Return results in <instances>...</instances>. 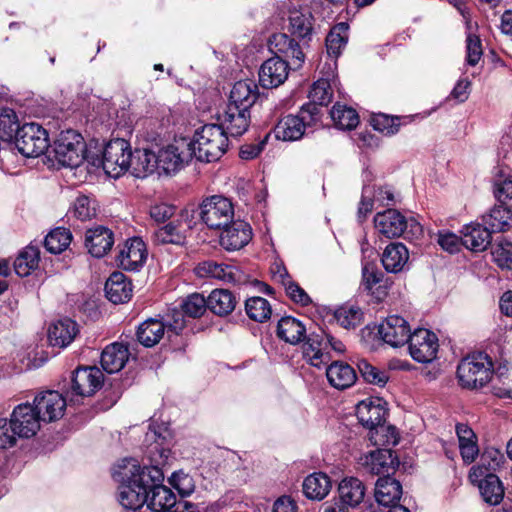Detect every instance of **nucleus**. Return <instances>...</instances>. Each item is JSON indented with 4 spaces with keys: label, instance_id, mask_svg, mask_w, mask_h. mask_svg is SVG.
<instances>
[{
    "label": "nucleus",
    "instance_id": "48",
    "mask_svg": "<svg viewBox=\"0 0 512 512\" xmlns=\"http://www.w3.org/2000/svg\"><path fill=\"white\" fill-rule=\"evenodd\" d=\"M335 125L340 129L351 130L359 123V116L351 107L335 104L330 112Z\"/></svg>",
    "mask_w": 512,
    "mask_h": 512
},
{
    "label": "nucleus",
    "instance_id": "41",
    "mask_svg": "<svg viewBox=\"0 0 512 512\" xmlns=\"http://www.w3.org/2000/svg\"><path fill=\"white\" fill-rule=\"evenodd\" d=\"M332 488L328 475L322 472L307 476L303 482V493L311 500H322Z\"/></svg>",
    "mask_w": 512,
    "mask_h": 512
},
{
    "label": "nucleus",
    "instance_id": "25",
    "mask_svg": "<svg viewBox=\"0 0 512 512\" xmlns=\"http://www.w3.org/2000/svg\"><path fill=\"white\" fill-rule=\"evenodd\" d=\"M114 234L104 226L88 229L85 233V246L88 252L96 258L105 256L113 247Z\"/></svg>",
    "mask_w": 512,
    "mask_h": 512
},
{
    "label": "nucleus",
    "instance_id": "18",
    "mask_svg": "<svg viewBox=\"0 0 512 512\" xmlns=\"http://www.w3.org/2000/svg\"><path fill=\"white\" fill-rule=\"evenodd\" d=\"M192 156L188 143L183 141L180 144H171L156 154L157 167L167 174L175 173L184 167Z\"/></svg>",
    "mask_w": 512,
    "mask_h": 512
},
{
    "label": "nucleus",
    "instance_id": "19",
    "mask_svg": "<svg viewBox=\"0 0 512 512\" xmlns=\"http://www.w3.org/2000/svg\"><path fill=\"white\" fill-rule=\"evenodd\" d=\"M33 403L41 420L45 422H53L62 418L67 405L62 394L53 390L40 393L34 398Z\"/></svg>",
    "mask_w": 512,
    "mask_h": 512
},
{
    "label": "nucleus",
    "instance_id": "5",
    "mask_svg": "<svg viewBox=\"0 0 512 512\" xmlns=\"http://www.w3.org/2000/svg\"><path fill=\"white\" fill-rule=\"evenodd\" d=\"M493 363L489 356L479 352L463 358L457 367L460 385L467 389H478L492 379Z\"/></svg>",
    "mask_w": 512,
    "mask_h": 512
},
{
    "label": "nucleus",
    "instance_id": "42",
    "mask_svg": "<svg viewBox=\"0 0 512 512\" xmlns=\"http://www.w3.org/2000/svg\"><path fill=\"white\" fill-rule=\"evenodd\" d=\"M479 490L484 501L490 505H498L504 497V487L499 477L494 473L478 478Z\"/></svg>",
    "mask_w": 512,
    "mask_h": 512
},
{
    "label": "nucleus",
    "instance_id": "54",
    "mask_svg": "<svg viewBox=\"0 0 512 512\" xmlns=\"http://www.w3.org/2000/svg\"><path fill=\"white\" fill-rule=\"evenodd\" d=\"M491 254L500 268L512 270V242L501 238L493 245Z\"/></svg>",
    "mask_w": 512,
    "mask_h": 512
},
{
    "label": "nucleus",
    "instance_id": "8",
    "mask_svg": "<svg viewBox=\"0 0 512 512\" xmlns=\"http://www.w3.org/2000/svg\"><path fill=\"white\" fill-rule=\"evenodd\" d=\"M200 218L208 228L222 229L234 219V206L228 198L213 195L202 201Z\"/></svg>",
    "mask_w": 512,
    "mask_h": 512
},
{
    "label": "nucleus",
    "instance_id": "6",
    "mask_svg": "<svg viewBox=\"0 0 512 512\" xmlns=\"http://www.w3.org/2000/svg\"><path fill=\"white\" fill-rule=\"evenodd\" d=\"M375 228L386 238H396L405 235L406 238H418L423 228L415 219L407 220L399 211L388 209L379 212L374 217Z\"/></svg>",
    "mask_w": 512,
    "mask_h": 512
},
{
    "label": "nucleus",
    "instance_id": "17",
    "mask_svg": "<svg viewBox=\"0 0 512 512\" xmlns=\"http://www.w3.org/2000/svg\"><path fill=\"white\" fill-rule=\"evenodd\" d=\"M103 381L104 376L99 368H77L71 379L72 395L90 397L102 387Z\"/></svg>",
    "mask_w": 512,
    "mask_h": 512
},
{
    "label": "nucleus",
    "instance_id": "43",
    "mask_svg": "<svg viewBox=\"0 0 512 512\" xmlns=\"http://www.w3.org/2000/svg\"><path fill=\"white\" fill-rule=\"evenodd\" d=\"M483 221L492 233L508 231L512 227V211L510 206L502 203L501 205L494 206L483 217Z\"/></svg>",
    "mask_w": 512,
    "mask_h": 512
},
{
    "label": "nucleus",
    "instance_id": "16",
    "mask_svg": "<svg viewBox=\"0 0 512 512\" xmlns=\"http://www.w3.org/2000/svg\"><path fill=\"white\" fill-rule=\"evenodd\" d=\"M381 339L391 347H400L406 344L412 334L406 319L399 315L386 317L378 327Z\"/></svg>",
    "mask_w": 512,
    "mask_h": 512
},
{
    "label": "nucleus",
    "instance_id": "64",
    "mask_svg": "<svg viewBox=\"0 0 512 512\" xmlns=\"http://www.w3.org/2000/svg\"><path fill=\"white\" fill-rule=\"evenodd\" d=\"M176 207L174 205L159 203L150 207L151 218L158 223H163L175 214Z\"/></svg>",
    "mask_w": 512,
    "mask_h": 512
},
{
    "label": "nucleus",
    "instance_id": "52",
    "mask_svg": "<svg viewBox=\"0 0 512 512\" xmlns=\"http://www.w3.org/2000/svg\"><path fill=\"white\" fill-rule=\"evenodd\" d=\"M370 124L374 130L379 131L384 135L392 136L399 131L401 119L398 116L377 113L371 116Z\"/></svg>",
    "mask_w": 512,
    "mask_h": 512
},
{
    "label": "nucleus",
    "instance_id": "7",
    "mask_svg": "<svg viewBox=\"0 0 512 512\" xmlns=\"http://www.w3.org/2000/svg\"><path fill=\"white\" fill-rule=\"evenodd\" d=\"M55 159L64 167H78L84 158L85 144L75 130L62 131L54 144Z\"/></svg>",
    "mask_w": 512,
    "mask_h": 512
},
{
    "label": "nucleus",
    "instance_id": "63",
    "mask_svg": "<svg viewBox=\"0 0 512 512\" xmlns=\"http://www.w3.org/2000/svg\"><path fill=\"white\" fill-rule=\"evenodd\" d=\"M495 196L500 203L512 207V176L495 185Z\"/></svg>",
    "mask_w": 512,
    "mask_h": 512
},
{
    "label": "nucleus",
    "instance_id": "3",
    "mask_svg": "<svg viewBox=\"0 0 512 512\" xmlns=\"http://www.w3.org/2000/svg\"><path fill=\"white\" fill-rule=\"evenodd\" d=\"M228 135L218 124H206L197 130L192 142L188 143L192 155L201 162L218 161L227 151Z\"/></svg>",
    "mask_w": 512,
    "mask_h": 512
},
{
    "label": "nucleus",
    "instance_id": "38",
    "mask_svg": "<svg viewBox=\"0 0 512 512\" xmlns=\"http://www.w3.org/2000/svg\"><path fill=\"white\" fill-rule=\"evenodd\" d=\"M157 168L156 154L149 149H136L131 152V173L136 178H145Z\"/></svg>",
    "mask_w": 512,
    "mask_h": 512
},
{
    "label": "nucleus",
    "instance_id": "2",
    "mask_svg": "<svg viewBox=\"0 0 512 512\" xmlns=\"http://www.w3.org/2000/svg\"><path fill=\"white\" fill-rule=\"evenodd\" d=\"M381 398H367L360 401L356 406V416L359 422L372 432L371 440L375 445L395 446L399 438L395 427L384 426L387 414Z\"/></svg>",
    "mask_w": 512,
    "mask_h": 512
},
{
    "label": "nucleus",
    "instance_id": "9",
    "mask_svg": "<svg viewBox=\"0 0 512 512\" xmlns=\"http://www.w3.org/2000/svg\"><path fill=\"white\" fill-rule=\"evenodd\" d=\"M131 165L130 144L121 138L109 141L103 150L102 167L107 175L118 178Z\"/></svg>",
    "mask_w": 512,
    "mask_h": 512
},
{
    "label": "nucleus",
    "instance_id": "47",
    "mask_svg": "<svg viewBox=\"0 0 512 512\" xmlns=\"http://www.w3.org/2000/svg\"><path fill=\"white\" fill-rule=\"evenodd\" d=\"M16 112L8 107L0 108V138L9 142L15 138L20 129Z\"/></svg>",
    "mask_w": 512,
    "mask_h": 512
},
{
    "label": "nucleus",
    "instance_id": "1",
    "mask_svg": "<svg viewBox=\"0 0 512 512\" xmlns=\"http://www.w3.org/2000/svg\"><path fill=\"white\" fill-rule=\"evenodd\" d=\"M113 477L121 482L119 502L126 512H137L145 503L153 512L178 504L174 492L163 485L164 474L157 466L141 467L136 459H125Z\"/></svg>",
    "mask_w": 512,
    "mask_h": 512
},
{
    "label": "nucleus",
    "instance_id": "45",
    "mask_svg": "<svg viewBox=\"0 0 512 512\" xmlns=\"http://www.w3.org/2000/svg\"><path fill=\"white\" fill-rule=\"evenodd\" d=\"M313 17L310 12L291 11L289 16V27L292 35L302 40H310L313 32Z\"/></svg>",
    "mask_w": 512,
    "mask_h": 512
},
{
    "label": "nucleus",
    "instance_id": "13",
    "mask_svg": "<svg viewBox=\"0 0 512 512\" xmlns=\"http://www.w3.org/2000/svg\"><path fill=\"white\" fill-rule=\"evenodd\" d=\"M358 464L367 473L389 476L395 472L399 461L390 449H376L360 456Z\"/></svg>",
    "mask_w": 512,
    "mask_h": 512
},
{
    "label": "nucleus",
    "instance_id": "61",
    "mask_svg": "<svg viewBox=\"0 0 512 512\" xmlns=\"http://www.w3.org/2000/svg\"><path fill=\"white\" fill-rule=\"evenodd\" d=\"M288 297L301 306H308L312 301L309 295L296 282L291 280L284 287Z\"/></svg>",
    "mask_w": 512,
    "mask_h": 512
},
{
    "label": "nucleus",
    "instance_id": "31",
    "mask_svg": "<svg viewBox=\"0 0 512 512\" xmlns=\"http://www.w3.org/2000/svg\"><path fill=\"white\" fill-rule=\"evenodd\" d=\"M491 230L481 224H469L462 230L463 246L474 252L484 251L491 243Z\"/></svg>",
    "mask_w": 512,
    "mask_h": 512
},
{
    "label": "nucleus",
    "instance_id": "21",
    "mask_svg": "<svg viewBox=\"0 0 512 512\" xmlns=\"http://www.w3.org/2000/svg\"><path fill=\"white\" fill-rule=\"evenodd\" d=\"M218 126L223 127V131L232 137L243 135L249 128L251 122V113L245 108L227 104L224 111L219 114Z\"/></svg>",
    "mask_w": 512,
    "mask_h": 512
},
{
    "label": "nucleus",
    "instance_id": "28",
    "mask_svg": "<svg viewBox=\"0 0 512 512\" xmlns=\"http://www.w3.org/2000/svg\"><path fill=\"white\" fill-rule=\"evenodd\" d=\"M259 97L258 86L251 80L238 81L234 84L227 104L251 109Z\"/></svg>",
    "mask_w": 512,
    "mask_h": 512
},
{
    "label": "nucleus",
    "instance_id": "23",
    "mask_svg": "<svg viewBox=\"0 0 512 512\" xmlns=\"http://www.w3.org/2000/svg\"><path fill=\"white\" fill-rule=\"evenodd\" d=\"M220 244L228 251L243 248L252 238L250 225L243 220H232L230 224L222 228Z\"/></svg>",
    "mask_w": 512,
    "mask_h": 512
},
{
    "label": "nucleus",
    "instance_id": "14",
    "mask_svg": "<svg viewBox=\"0 0 512 512\" xmlns=\"http://www.w3.org/2000/svg\"><path fill=\"white\" fill-rule=\"evenodd\" d=\"M269 49L275 56L287 60L293 69L302 67L305 61V54L300 45L287 34H273L268 41Z\"/></svg>",
    "mask_w": 512,
    "mask_h": 512
},
{
    "label": "nucleus",
    "instance_id": "33",
    "mask_svg": "<svg viewBox=\"0 0 512 512\" xmlns=\"http://www.w3.org/2000/svg\"><path fill=\"white\" fill-rule=\"evenodd\" d=\"M326 376L330 385L339 390L351 387L357 379L355 370L342 361L330 364L326 369Z\"/></svg>",
    "mask_w": 512,
    "mask_h": 512
},
{
    "label": "nucleus",
    "instance_id": "57",
    "mask_svg": "<svg viewBox=\"0 0 512 512\" xmlns=\"http://www.w3.org/2000/svg\"><path fill=\"white\" fill-rule=\"evenodd\" d=\"M483 55L482 43L480 38L472 33L466 37V61L470 66H475L479 63Z\"/></svg>",
    "mask_w": 512,
    "mask_h": 512
},
{
    "label": "nucleus",
    "instance_id": "22",
    "mask_svg": "<svg viewBox=\"0 0 512 512\" xmlns=\"http://www.w3.org/2000/svg\"><path fill=\"white\" fill-rule=\"evenodd\" d=\"M291 64L279 56L267 59L259 70V83L263 88L272 89L282 85L289 74Z\"/></svg>",
    "mask_w": 512,
    "mask_h": 512
},
{
    "label": "nucleus",
    "instance_id": "46",
    "mask_svg": "<svg viewBox=\"0 0 512 512\" xmlns=\"http://www.w3.org/2000/svg\"><path fill=\"white\" fill-rule=\"evenodd\" d=\"M348 41V25L344 22L334 26L326 37V49L329 56L337 58Z\"/></svg>",
    "mask_w": 512,
    "mask_h": 512
},
{
    "label": "nucleus",
    "instance_id": "15",
    "mask_svg": "<svg viewBox=\"0 0 512 512\" xmlns=\"http://www.w3.org/2000/svg\"><path fill=\"white\" fill-rule=\"evenodd\" d=\"M194 271L200 278H212L226 283L241 284L246 281V275L238 267L212 260L199 263Z\"/></svg>",
    "mask_w": 512,
    "mask_h": 512
},
{
    "label": "nucleus",
    "instance_id": "27",
    "mask_svg": "<svg viewBox=\"0 0 512 512\" xmlns=\"http://www.w3.org/2000/svg\"><path fill=\"white\" fill-rule=\"evenodd\" d=\"M78 332L77 323L70 318H64L49 327L48 340L51 346L64 348L74 340Z\"/></svg>",
    "mask_w": 512,
    "mask_h": 512
},
{
    "label": "nucleus",
    "instance_id": "50",
    "mask_svg": "<svg viewBox=\"0 0 512 512\" xmlns=\"http://www.w3.org/2000/svg\"><path fill=\"white\" fill-rule=\"evenodd\" d=\"M247 316L257 322L270 318L272 310L269 302L262 297H251L245 302Z\"/></svg>",
    "mask_w": 512,
    "mask_h": 512
},
{
    "label": "nucleus",
    "instance_id": "24",
    "mask_svg": "<svg viewBox=\"0 0 512 512\" xmlns=\"http://www.w3.org/2000/svg\"><path fill=\"white\" fill-rule=\"evenodd\" d=\"M147 252L144 242L134 237L129 239L117 256L119 267L126 271H138L146 261Z\"/></svg>",
    "mask_w": 512,
    "mask_h": 512
},
{
    "label": "nucleus",
    "instance_id": "44",
    "mask_svg": "<svg viewBox=\"0 0 512 512\" xmlns=\"http://www.w3.org/2000/svg\"><path fill=\"white\" fill-rule=\"evenodd\" d=\"M40 251L38 247L29 245L20 252L14 261V270L20 277H26L38 267Z\"/></svg>",
    "mask_w": 512,
    "mask_h": 512
},
{
    "label": "nucleus",
    "instance_id": "37",
    "mask_svg": "<svg viewBox=\"0 0 512 512\" xmlns=\"http://www.w3.org/2000/svg\"><path fill=\"white\" fill-rule=\"evenodd\" d=\"M276 334L286 343L296 345L306 339V328L298 319L286 316L278 321Z\"/></svg>",
    "mask_w": 512,
    "mask_h": 512
},
{
    "label": "nucleus",
    "instance_id": "36",
    "mask_svg": "<svg viewBox=\"0 0 512 512\" xmlns=\"http://www.w3.org/2000/svg\"><path fill=\"white\" fill-rule=\"evenodd\" d=\"M505 462L503 453L494 447L486 448L480 456L478 465L471 468V477L475 479L486 476L488 473H494L498 471Z\"/></svg>",
    "mask_w": 512,
    "mask_h": 512
},
{
    "label": "nucleus",
    "instance_id": "60",
    "mask_svg": "<svg viewBox=\"0 0 512 512\" xmlns=\"http://www.w3.org/2000/svg\"><path fill=\"white\" fill-rule=\"evenodd\" d=\"M383 273L372 263H366L362 269V284L368 291L382 281Z\"/></svg>",
    "mask_w": 512,
    "mask_h": 512
},
{
    "label": "nucleus",
    "instance_id": "12",
    "mask_svg": "<svg viewBox=\"0 0 512 512\" xmlns=\"http://www.w3.org/2000/svg\"><path fill=\"white\" fill-rule=\"evenodd\" d=\"M41 416L30 403L17 405L11 414L10 428L18 437L30 438L40 429Z\"/></svg>",
    "mask_w": 512,
    "mask_h": 512
},
{
    "label": "nucleus",
    "instance_id": "35",
    "mask_svg": "<svg viewBox=\"0 0 512 512\" xmlns=\"http://www.w3.org/2000/svg\"><path fill=\"white\" fill-rule=\"evenodd\" d=\"M129 358L128 347L121 343L108 345L101 354V366L109 374L119 372Z\"/></svg>",
    "mask_w": 512,
    "mask_h": 512
},
{
    "label": "nucleus",
    "instance_id": "39",
    "mask_svg": "<svg viewBox=\"0 0 512 512\" xmlns=\"http://www.w3.org/2000/svg\"><path fill=\"white\" fill-rule=\"evenodd\" d=\"M207 304L213 314L223 317L234 311L237 300L227 289H214L207 298Z\"/></svg>",
    "mask_w": 512,
    "mask_h": 512
},
{
    "label": "nucleus",
    "instance_id": "56",
    "mask_svg": "<svg viewBox=\"0 0 512 512\" xmlns=\"http://www.w3.org/2000/svg\"><path fill=\"white\" fill-rule=\"evenodd\" d=\"M357 367L363 379L368 383L384 386L388 381V376L385 371L372 366L365 359L360 360Z\"/></svg>",
    "mask_w": 512,
    "mask_h": 512
},
{
    "label": "nucleus",
    "instance_id": "40",
    "mask_svg": "<svg viewBox=\"0 0 512 512\" xmlns=\"http://www.w3.org/2000/svg\"><path fill=\"white\" fill-rule=\"evenodd\" d=\"M165 331V323L162 320L150 318L138 326L136 335L143 346L153 347L160 342Z\"/></svg>",
    "mask_w": 512,
    "mask_h": 512
},
{
    "label": "nucleus",
    "instance_id": "58",
    "mask_svg": "<svg viewBox=\"0 0 512 512\" xmlns=\"http://www.w3.org/2000/svg\"><path fill=\"white\" fill-rule=\"evenodd\" d=\"M185 316L186 315L182 312V310L172 309L170 313L166 315V318L162 320L165 323V329L169 337L171 334L179 335L180 332L185 328Z\"/></svg>",
    "mask_w": 512,
    "mask_h": 512
},
{
    "label": "nucleus",
    "instance_id": "62",
    "mask_svg": "<svg viewBox=\"0 0 512 512\" xmlns=\"http://www.w3.org/2000/svg\"><path fill=\"white\" fill-rule=\"evenodd\" d=\"M438 244L441 248L451 254L459 252L463 246V236L458 237L454 233H440L438 236Z\"/></svg>",
    "mask_w": 512,
    "mask_h": 512
},
{
    "label": "nucleus",
    "instance_id": "49",
    "mask_svg": "<svg viewBox=\"0 0 512 512\" xmlns=\"http://www.w3.org/2000/svg\"><path fill=\"white\" fill-rule=\"evenodd\" d=\"M72 240L71 232L66 228H56L52 230L44 240L45 248L53 253L60 254L68 248Z\"/></svg>",
    "mask_w": 512,
    "mask_h": 512
},
{
    "label": "nucleus",
    "instance_id": "34",
    "mask_svg": "<svg viewBox=\"0 0 512 512\" xmlns=\"http://www.w3.org/2000/svg\"><path fill=\"white\" fill-rule=\"evenodd\" d=\"M409 259L406 246L400 242H392L382 253L381 262L384 269L390 273L401 272Z\"/></svg>",
    "mask_w": 512,
    "mask_h": 512
},
{
    "label": "nucleus",
    "instance_id": "59",
    "mask_svg": "<svg viewBox=\"0 0 512 512\" xmlns=\"http://www.w3.org/2000/svg\"><path fill=\"white\" fill-rule=\"evenodd\" d=\"M73 212L78 219L85 221L95 216L96 209L90 198L82 195L76 198Z\"/></svg>",
    "mask_w": 512,
    "mask_h": 512
},
{
    "label": "nucleus",
    "instance_id": "10",
    "mask_svg": "<svg viewBox=\"0 0 512 512\" xmlns=\"http://www.w3.org/2000/svg\"><path fill=\"white\" fill-rule=\"evenodd\" d=\"M14 140L18 151L28 158L42 155L49 146L46 130L36 123L24 124Z\"/></svg>",
    "mask_w": 512,
    "mask_h": 512
},
{
    "label": "nucleus",
    "instance_id": "53",
    "mask_svg": "<svg viewBox=\"0 0 512 512\" xmlns=\"http://www.w3.org/2000/svg\"><path fill=\"white\" fill-rule=\"evenodd\" d=\"M363 313L357 306L343 305L339 307L334 317L336 321L345 329L355 328L361 323Z\"/></svg>",
    "mask_w": 512,
    "mask_h": 512
},
{
    "label": "nucleus",
    "instance_id": "4",
    "mask_svg": "<svg viewBox=\"0 0 512 512\" xmlns=\"http://www.w3.org/2000/svg\"><path fill=\"white\" fill-rule=\"evenodd\" d=\"M319 109L315 105H302L296 115L282 117L274 127L275 137L283 141H297L306 130L320 122Z\"/></svg>",
    "mask_w": 512,
    "mask_h": 512
},
{
    "label": "nucleus",
    "instance_id": "55",
    "mask_svg": "<svg viewBox=\"0 0 512 512\" xmlns=\"http://www.w3.org/2000/svg\"><path fill=\"white\" fill-rule=\"evenodd\" d=\"M310 103L306 105H315L320 110L319 106L327 105L332 99V89L326 79L317 80L311 87L309 92Z\"/></svg>",
    "mask_w": 512,
    "mask_h": 512
},
{
    "label": "nucleus",
    "instance_id": "11",
    "mask_svg": "<svg viewBox=\"0 0 512 512\" xmlns=\"http://www.w3.org/2000/svg\"><path fill=\"white\" fill-rule=\"evenodd\" d=\"M407 343L412 359L418 363H430L437 356L439 349L438 337L428 329H415Z\"/></svg>",
    "mask_w": 512,
    "mask_h": 512
},
{
    "label": "nucleus",
    "instance_id": "32",
    "mask_svg": "<svg viewBox=\"0 0 512 512\" xmlns=\"http://www.w3.org/2000/svg\"><path fill=\"white\" fill-rule=\"evenodd\" d=\"M375 499L383 506H394L402 495V486L399 481L389 476L380 477L375 484Z\"/></svg>",
    "mask_w": 512,
    "mask_h": 512
},
{
    "label": "nucleus",
    "instance_id": "51",
    "mask_svg": "<svg viewBox=\"0 0 512 512\" xmlns=\"http://www.w3.org/2000/svg\"><path fill=\"white\" fill-rule=\"evenodd\" d=\"M180 308L187 317L199 318L208 309L207 298L200 293H192L182 300Z\"/></svg>",
    "mask_w": 512,
    "mask_h": 512
},
{
    "label": "nucleus",
    "instance_id": "26",
    "mask_svg": "<svg viewBox=\"0 0 512 512\" xmlns=\"http://www.w3.org/2000/svg\"><path fill=\"white\" fill-rule=\"evenodd\" d=\"M132 292V283L122 272H113L105 283L106 297L114 304L129 301Z\"/></svg>",
    "mask_w": 512,
    "mask_h": 512
},
{
    "label": "nucleus",
    "instance_id": "29",
    "mask_svg": "<svg viewBox=\"0 0 512 512\" xmlns=\"http://www.w3.org/2000/svg\"><path fill=\"white\" fill-rule=\"evenodd\" d=\"M303 347V356L312 366L320 368L329 360L326 350L324 331L320 333L313 332L307 337Z\"/></svg>",
    "mask_w": 512,
    "mask_h": 512
},
{
    "label": "nucleus",
    "instance_id": "20",
    "mask_svg": "<svg viewBox=\"0 0 512 512\" xmlns=\"http://www.w3.org/2000/svg\"><path fill=\"white\" fill-rule=\"evenodd\" d=\"M190 230V224L183 216L177 217L172 221L156 228L152 233V242L155 245H184L187 233Z\"/></svg>",
    "mask_w": 512,
    "mask_h": 512
},
{
    "label": "nucleus",
    "instance_id": "30",
    "mask_svg": "<svg viewBox=\"0 0 512 512\" xmlns=\"http://www.w3.org/2000/svg\"><path fill=\"white\" fill-rule=\"evenodd\" d=\"M340 502L355 508L360 505L366 495L364 483L356 477H345L338 485Z\"/></svg>",
    "mask_w": 512,
    "mask_h": 512
}]
</instances>
